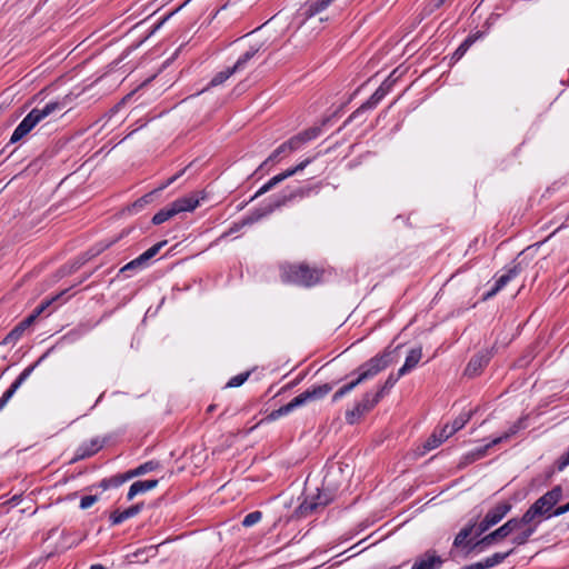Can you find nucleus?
Masks as SVG:
<instances>
[{
    "mask_svg": "<svg viewBox=\"0 0 569 569\" xmlns=\"http://www.w3.org/2000/svg\"><path fill=\"white\" fill-rule=\"evenodd\" d=\"M562 496L563 490L561 486H555L528 508L522 515L523 522L529 523L537 521L540 523L545 519L555 517V507L562 499Z\"/></svg>",
    "mask_w": 569,
    "mask_h": 569,
    "instance_id": "f257e3e1",
    "label": "nucleus"
},
{
    "mask_svg": "<svg viewBox=\"0 0 569 569\" xmlns=\"http://www.w3.org/2000/svg\"><path fill=\"white\" fill-rule=\"evenodd\" d=\"M282 282L301 287H312L320 282L322 271L307 263H287L280 268Z\"/></svg>",
    "mask_w": 569,
    "mask_h": 569,
    "instance_id": "f03ea898",
    "label": "nucleus"
},
{
    "mask_svg": "<svg viewBox=\"0 0 569 569\" xmlns=\"http://www.w3.org/2000/svg\"><path fill=\"white\" fill-rule=\"evenodd\" d=\"M200 204V198L197 193H192L179 198L158 211L153 218V224H161L180 212L193 211Z\"/></svg>",
    "mask_w": 569,
    "mask_h": 569,
    "instance_id": "7ed1b4c3",
    "label": "nucleus"
},
{
    "mask_svg": "<svg viewBox=\"0 0 569 569\" xmlns=\"http://www.w3.org/2000/svg\"><path fill=\"white\" fill-rule=\"evenodd\" d=\"M522 428V420H518L515 422L503 435L492 439L489 443L483 447L477 448L472 451L467 452L461 460V465L467 466L472 463L483 457H486L489 448L501 443L505 440H508L510 437L515 436Z\"/></svg>",
    "mask_w": 569,
    "mask_h": 569,
    "instance_id": "20e7f679",
    "label": "nucleus"
},
{
    "mask_svg": "<svg viewBox=\"0 0 569 569\" xmlns=\"http://www.w3.org/2000/svg\"><path fill=\"white\" fill-rule=\"evenodd\" d=\"M379 395L376 392H366L361 400L357 401L352 409L345 413V419L348 425L357 423L361 417L371 411L380 401Z\"/></svg>",
    "mask_w": 569,
    "mask_h": 569,
    "instance_id": "39448f33",
    "label": "nucleus"
},
{
    "mask_svg": "<svg viewBox=\"0 0 569 569\" xmlns=\"http://www.w3.org/2000/svg\"><path fill=\"white\" fill-rule=\"evenodd\" d=\"M511 509L512 505L509 501H500L490 508L477 526V537L499 523L511 511Z\"/></svg>",
    "mask_w": 569,
    "mask_h": 569,
    "instance_id": "423d86ee",
    "label": "nucleus"
},
{
    "mask_svg": "<svg viewBox=\"0 0 569 569\" xmlns=\"http://www.w3.org/2000/svg\"><path fill=\"white\" fill-rule=\"evenodd\" d=\"M521 523L523 522V517L521 518H511L507 522H505L502 526L493 530L492 532L486 535L482 539H480L475 547L478 546H491L497 541H500L505 538H507L511 532L518 530L521 528Z\"/></svg>",
    "mask_w": 569,
    "mask_h": 569,
    "instance_id": "0eeeda50",
    "label": "nucleus"
},
{
    "mask_svg": "<svg viewBox=\"0 0 569 569\" xmlns=\"http://www.w3.org/2000/svg\"><path fill=\"white\" fill-rule=\"evenodd\" d=\"M390 352H383L382 355H378L367 362H365L359 368L358 381L365 382L369 379L376 377L379 372L385 370L390 363Z\"/></svg>",
    "mask_w": 569,
    "mask_h": 569,
    "instance_id": "6e6552de",
    "label": "nucleus"
},
{
    "mask_svg": "<svg viewBox=\"0 0 569 569\" xmlns=\"http://www.w3.org/2000/svg\"><path fill=\"white\" fill-rule=\"evenodd\" d=\"M167 243V241H160L153 244L151 248L146 250L136 259L131 260L127 264H124L120 270L119 274H124L126 277H130L132 272L140 271L149 266V261L158 254L160 249Z\"/></svg>",
    "mask_w": 569,
    "mask_h": 569,
    "instance_id": "1a4fd4ad",
    "label": "nucleus"
},
{
    "mask_svg": "<svg viewBox=\"0 0 569 569\" xmlns=\"http://www.w3.org/2000/svg\"><path fill=\"white\" fill-rule=\"evenodd\" d=\"M312 159L308 158L296 167L287 169L286 171L272 177L268 182H266L257 192L254 197H259L268 191H270L273 187L282 182L283 180L292 177L297 172L302 171L309 163H311Z\"/></svg>",
    "mask_w": 569,
    "mask_h": 569,
    "instance_id": "9d476101",
    "label": "nucleus"
},
{
    "mask_svg": "<svg viewBox=\"0 0 569 569\" xmlns=\"http://www.w3.org/2000/svg\"><path fill=\"white\" fill-rule=\"evenodd\" d=\"M321 132L320 127H311L308 128L298 134L291 137L289 140H287L284 143L287 146V149H289L290 152H293L298 149H300L305 143L308 141H311L316 139Z\"/></svg>",
    "mask_w": 569,
    "mask_h": 569,
    "instance_id": "9b49d317",
    "label": "nucleus"
},
{
    "mask_svg": "<svg viewBox=\"0 0 569 569\" xmlns=\"http://www.w3.org/2000/svg\"><path fill=\"white\" fill-rule=\"evenodd\" d=\"M520 263H516L513 267L508 269L506 273L500 276L493 287L483 295V300H488L496 296L502 288H505L512 279H515L521 272Z\"/></svg>",
    "mask_w": 569,
    "mask_h": 569,
    "instance_id": "f8f14e48",
    "label": "nucleus"
},
{
    "mask_svg": "<svg viewBox=\"0 0 569 569\" xmlns=\"http://www.w3.org/2000/svg\"><path fill=\"white\" fill-rule=\"evenodd\" d=\"M329 503V498L327 495L318 493L316 497H312L310 500L305 499L303 502L297 509V513L300 517H308L312 512H315L319 507H325Z\"/></svg>",
    "mask_w": 569,
    "mask_h": 569,
    "instance_id": "ddd939ff",
    "label": "nucleus"
},
{
    "mask_svg": "<svg viewBox=\"0 0 569 569\" xmlns=\"http://www.w3.org/2000/svg\"><path fill=\"white\" fill-rule=\"evenodd\" d=\"M38 120L34 118L32 112L30 111L23 120L18 124V127L14 129L10 142L16 143L19 140H21L23 137H26L37 124Z\"/></svg>",
    "mask_w": 569,
    "mask_h": 569,
    "instance_id": "4468645a",
    "label": "nucleus"
},
{
    "mask_svg": "<svg viewBox=\"0 0 569 569\" xmlns=\"http://www.w3.org/2000/svg\"><path fill=\"white\" fill-rule=\"evenodd\" d=\"M442 563L441 557L436 555L435 551L429 550L415 561L411 569H440Z\"/></svg>",
    "mask_w": 569,
    "mask_h": 569,
    "instance_id": "2eb2a0df",
    "label": "nucleus"
},
{
    "mask_svg": "<svg viewBox=\"0 0 569 569\" xmlns=\"http://www.w3.org/2000/svg\"><path fill=\"white\" fill-rule=\"evenodd\" d=\"M490 361V353L488 351L480 352L473 356L468 362L465 375L469 377H475L480 373L482 368H485Z\"/></svg>",
    "mask_w": 569,
    "mask_h": 569,
    "instance_id": "dca6fc26",
    "label": "nucleus"
},
{
    "mask_svg": "<svg viewBox=\"0 0 569 569\" xmlns=\"http://www.w3.org/2000/svg\"><path fill=\"white\" fill-rule=\"evenodd\" d=\"M104 446V440L96 437L89 442H83L77 450L76 460L86 459L97 453Z\"/></svg>",
    "mask_w": 569,
    "mask_h": 569,
    "instance_id": "f3484780",
    "label": "nucleus"
},
{
    "mask_svg": "<svg viewBox=\"0 0 569 569\" xmlns=\"http://www.w3.org/2000/svg\"><path fill=\"white\" fill-rule=\"evenodd\" d=\"M64 107L66 103L63 101H49L42 108H33L31 112L40 123L49 116L61 111Z\"/></svg>",
    "mask_w": 569,
    "mask_h": 569,
    "instance_id": "a211bd4d",
    "label": "nucleus"
},
{
    "mask_svg": "<svg viewBox=\"0 0 569 569\" xmlns=\"http://www.w3.org/2000/svg\"><path fill=\"white\" fill-rule=\"evenodd\" d=\"M452 435H449V423H446L439 430H436L425 442L423 448L427 451L433 450L438 448L441 443H443L447 439H449Z\"/></svg>",
    "mask_w": 569,
    "mask_h": 569,
    "instance_id": "6ab92c4d",
    "label": "nucleus"
},
{
    "mask_svg": "<svg viewBox=\"0 0 569 569\" xmlns=\"http://www.w3.org/2000/svg\"><path fill=\"white\" fill-rule=\"evenodd\" d=\"M539 525L540 523L537 521L521 523V528L517 530L518 533L511 539V542L516 546L526 545L530 537L537 531Z\"/></svg>",
    "mask_w": 569,
    "mask_h": 569,
    "instance_id": "aec40b11",
    "label": "nucleus"
},
{
    "mask_svg": "<svg viewBox=\"0 0 569 569\" xmlns=\"http://www.w3.org/2000/svg\"><path fill=\"white\" fill-rule=\"evenodd\" d=\"M32 317H27L20 323H18L3 339V345H14L21 339L23 332L33 323Z\"/></svg>",
    "mask_w": 569,
    "mask_h": 569,
    "instance_id": "412c9836",
    "label": "nucleus"
},
{
    "mask_svg": "<svg viewBox=\"0 0 569 569\" xmlns=\"http://www.w3.org/2000/svg\"><path fill=\"white\" fill-rule=\"evenodd\" d=\"M386 96L383 94V90L382 89H377L371 96L370 98L363 102L356 111H353L349 118L347 119L346 123H349L351 122L356 117H358V114H360L361 112L366 111V110H369V109H373L378 106V103L385 98Z\"/></svg>",
    "mask_w": 569,
    "mask_h": 569,
    "instance_id": "4be33fe9",
    "label": "nucleus"
},
{
    "mask_svg": "<svg viewBox=\"0 0 569 569\" xmlns=\"http://www.w3.org/2000/svg\"><path fill=\"white\" fill-rule=\"evenodd\" d=\"M422 357V348H412L406 357L403 366L398 370V377H402L410 372L420 361Z\"/></svg>",
    "mask_w": 569,
    "mask_h": 569,
    "instance_id": "5701e85b",
    "label": "nucleus"
},
{
    "mask_svg": "<svg viewBox=\"0 0 569 569\" xmlns=\"http://www.w3.org/2000/svg\"><path fill=\"white\" fill-rule=\"evenodd\" d=\"M143 507V503H137L134 506H131L127 508L123 511L116 510L110 515V521L111 525L117 526L126 521L127 519H130L134 516H137Z\"/></svg>",
    "mask_w": 569,
    "mask_h": 569,
    "instance_id": "b1692460",
    "label": "nucleus"
},
{
    "mask_svg": "<svg viewBox=\"0 0 569 569\" xmlns=\"http://www.w3.org/2000/svg\"><path fill=\"white\" fill-rule=\"evenodd\" d=\"M159 481L157 479L139 480L133 482L127 493V499L132 500L137 495L154 489Z\"/></svg>",
    "mask_w": 569,
    "mask_h": 569,
    "instance_id": "393cba45",
    "label": "nucleus"
},
{
    "mask_svg": "<svg viewBox=\"0 0 569 569\" xmlns=\"http://www.w3.org/2000/svg\"><path fill=\"white\" fill-rule=\"evenodd\" d=\"M335 0H308L302 10L306 18H311L325 11Z\"/></svg>",
    "mask_w": 569,
    "mask_h": 569,
    "instance_id": "a878e982",
    "label": "nucleus"
},
{
    "mask_svg": "<svg viewBox=\"0 0 569 569\" xmlns=\"http://www.w3.org/2000/svg\"><path fill=\"white\" fill-rule=\"evenodd\" d=\"M335 0H308L302 10L306 18H311L325 11Z\"/></svg>",
    "mask_w": 569,
    "mask_h": 569,
    "instance_id": "bb28decb",
    "label": "nucleus"
},
{
    "mask_svg": "<svg viewBox=\"0 0 569 569\" xmlns=\"http://www.w3.org/2000/svg\"><path fill=\"white\" fill-rule=\"evenodd\" d=\"M36 365L27 367L18 377L17 379L11 383L8 390L4 391L2 395L3 398L7 400H10L16 391L20 388V386L28 379V377L33 371Z\"/></svg>",
    "mask_w": 569,
    "mask_h": 569,
    "instance_id": "cd10ccee",
    "label": "nucleus"
},
{
    "mask_svg": "<svg viewBox=\"0 0 569 569\" xmlns=\"http://www.w3.org/2000/svg\"><path fill=\"white\" fill-rule=\"evenodd\" d=\"M158 468H159V462L154 461V460H150V461H147L144 463H141L140 466H138L134 469L129 470L126 473V478L139 477V476H142V475L149 473L151 471H154Z\"/></svg>",
    "mask_w": 569,
    "mask_h": 569,
    "instance_id": "c85d7f7f",
    "label": "nucleus"
},
{
    "mask_svg": "<svg viewBox=\"0 0 569 569\" xmlns=\"http://www.w3.org/2000/svg\"><path fill=\"white\" fill-rule=\"evenodd\" d=\"M477 526L476 521L469 522L466 527H463L453 540V546L459 548L466 545L467 538L475 531L477 535Z\"/></svg>",
    "mask_w": 569,
    "mask_h": 569,
    "instance_id": "c756f323",
    "label": "nucleus"
},
{
    "mask_svg": "<svg viewBox=\"0 0 569 569\" xmlns=\"http://www.w3.org/2000/svg\"><path fill=\"white\" fill-rule=\"evenodd\" d=\"M472 411H463L461 412L451 423H449V435H455L457 431L461 430L471 419Z\"/></svg>",
    "mask_w": 569,
    "mask_h": 569,
    "instance_id": "7c9ffc66",
    "label": "nucleus"
},
{
    "mask_svg": "<svg viewBox=\"0 0 569 569\" xmlns=\"http://www.w3.org/2000/svg\"><path fill=\"white\" fill-rule=\"evenodd\" d=\"M262 216H264V213H257V214H253V216H250V217H247L244 218L243 220H241L240 222H234L228 231H226L221 238H224V237H228L232 233H236L238 232L239 230H241L242 227L247 226V224H251L256 221H258Z\"/></svg>",
    "mask_w": 569,
    "mask_h": 569,
    "instance_id": "2f4dec72",
    "label": "nucleus"
},
{
    "mask_svg": "<svg viewBox=\"0 0 569 569\" xmlns=\"http://www.w3.org/2000/svg\"><path fill=\"white\" fill-rule=\"evenodd\" d=\"M359 385H361V381H358V378L353 379L352 381L343 385L341 388H339L332 396V402L339 401L342 397L351 392L355 388H357Z\"/></svg>",
    "mask_w": 569,
    "mask_h": 569,
    "instance_id": "473e14b6",
    "label": "nucleus"
},
{
    "mask_svg": "<svg viewBox=\"0 0 569 569\" xmlns=\"http://www.w3.org/2000/svg\"><path fill=\"white\" fill-rule=\"evenodd\" d=\"M308 390L311 392L313 399L317 401L323 399L332 390V385L322 383L319 386H311L310 388H308Z\"/></svg>",
    "mask_w": 569,
    "mask_h": 569,
    "instance_id": "72a5a7b5",
    "label": "nucleus"
},
{
    "mask_svg": "<svg viewBox=\"0 0 569 569\" xmlns=\"http://www.w3.org/2000/svg\"><path fill=\"white\" fill-rule=\"evenodd\" d=\"M288 153H291V152L289 151V149H287V146L283 142L264 160V162L260 166V168L262 169L263 167L268 166L269 163H273V162L278 161L281 156L288 154Z\"/></svg>",
    "mask_w": 569,
    "mask_h": 569,
    "instance_id": "f704fd0d",
    "label": "nucleus"
},
{
    "mask_svg": "<svg viewBox=\"0 0 569 569\" xmlns=\"http://www.w3.org/2000/svg\"><path fill=\"white\" fill-rule=\"evenodd\" d=\"M257 52H258L257 49H250V50L246 51L241 57H239V59L232 67L234 69V71L238 72V71L243 70L246 68L247 63L256 56Z\"/></svg>",
    "mask_w": 569,
    "mask_h": 569,
    "instance_id": "c9c22d12",
    "label": "nucleus"
},
{
    "mask_svg": "<svg viewBox=\"0 0 569 569\" xmlns=\"http://www.w3.org/2000/svg\"><path fill=\"white\" fill-rule=\"evenodd\" d=\"M233 73H236L234 69L231 67V68H227L226 70L223 71H220L218 72L210 81L209 86L210 87H217V86H220L222 84L224 81H227Z\"/></svg>",
    "mask_w": 569,
    "mask_h": 569,
    "instance_id": "e433bc0d",
    "label": "nucleus"
},
{
    "mask_svg": "<svg viewBox=\"0 0 569 569\" xmlns=\"http://www.w3.org/2000/svg\"><path fill=\"white\" fill-rule=\"evenodd\" d=\"M513 552V549H510L507 552H496L492 556L486 558V563L488 569L493 568L495 566L505 561Z\"/></svg>",
    "mask_w": 569,
    "mask_h": 569,
    "instance_id": "4c0bfd02",
    "label": "nucleus"
},
{
    "mask_svg": "<svg viewBox=\"0 0 569 569\" xmlns=\"http://www.w3.org/2000/svg\"><path fill=\"white\" fill-rule=\"evenodd\" d=\"M401 377H398V373L397 375H389V377L387 378V380L385 381V383L376 391L377 395H379V398L382 399V397L389 392V390L397 383V381L400 379Z\"/></svg>",
    "mask_w": 569,
    "mask_h": 569,
    "instance_id": "58836bf2",
    "label": "nucleus"
},
{
    "mask_svg": "<svg viewBox=\"0 0 569 569\" xmlns=\"http://www.w3.org/2000/svg\"><path fill=\"white\" fill-rule=\"evenodd\" d=\"M308 192H309V189L299 188L295 191H291L289 194H283L280 199H278L276 201L274 206L280 207V206L287 203L288 201L292 200L296 197H300V198L305 197L306 194H308Z\"/></svg>",
    "mask_w": 569,
    "mask_h": 569,
    "instance_id": "ea45409f",
    "label": "nucleus"
},
{
    "mask_svg": "<svg viewBox=\"0 0 569 569\" xmlns=\"http://www.w3.org/2000/svg\"><path fill=\"white\" fill-rule=\"evenodd\" d=\"M262 518V512L261 511H252L250 513H248L243 520H242V526L243 527H251L256 523H258Z\"/></svg>",
    "mask_w": 569,
    "mask_h": 569,
    "instance_id": "a19ab883",
    "label": "nucleus"
},
{
    "mask_svg": "<svg viewBox=\"0 0 569 569\" xmlns=\"http://www.w3.org/2000/svg\"><path fill=\"white\" fill-rule=\"evenodd\" d=\"M249 376H250V372L239 373V375L232 377L227 382V387H229V388L240 387V386H242L244 383V381L249 378Z\"/></svg>",
    "mask_w": 569,
    "mask_h": 569,
    "instance_id": "79ce46f5",
    "label": "nucleus"
},
{
    "mask_svg": "<svg viewBox=\"0 0 569 569\" xmlns=\"http://www.w3.org/2000/svg\"><path fill=\"white\" fill-rule=\"evenodd\" d=\"M569 466V448L566 452H563L555 462V468L557 471H562L566 467Z\"/></svg>",
    "mask_w": 569,
    "mask_h": 569,
    "instance_id": "37998d69",
    "label": "nucleus"
},
{
    "mask_svg": "<svg viewBox=\"0 0 569 569\" xmlns=\"http://www.w3.org/2000/svg\"><path fill=\"white\" fill-rule=\"evenodd\" d=\"M291 411H292V409H291V407H290V405H289V402H288L287 405H284V406L280 407L279 409L273 410V411L270 413V416H269V417H270L271 419H278V418H280V417H282V416L288 415V413H289V412H291Z\"/></svg>",
    "mask_w": 569,
    "mask_h": 569,
    "instance_id": "c03bdc74",
    "label": "nucleus"
},
{
    "mask_svg": "<svg viewBox=\"0 0 569 569\" xmlns=\"http://www.w3.org/2000/svg\"><path fill=\"white\" fill-rule=\"evenodd\" d=\"M98 501V496H84L80 500V508L88 509Z\"/></svg>",
    "mask_w": 569,
    "mask_h": 569,
    "instance_id": "a18cd8bd",
    "label": "nucleus"
},
{
    "mask_svg": "<svg viewBox=\"0 0 569 569\" xmlns=\"http://www.w3.org/2000/svg\"><path fill=\"white\" fill-rule=\"evenodd\" d=\"M51 305L50 300L42 301L29 317L33 318V321Z\"/></svg>",
    "mask_w": 569,
    "mask_h": 569,
    "instance_id": "49530a36",
    "label": "nucleus"
},
{
    "mask_svg": "<svg viewBox=\"0 0 569 569\" xmlns=\"http://www.w3.org/2000/svg\"><path fill=\"white\" fill-rule=\"evenodd\" d=\"M395 71L378 87V89H382L383 90V94L387 96L393 83H395V80L392 79V76H393Z\"/></svg>",
    "mask_w": 569,
    "mask_h": 569,
    "instance_id": "de8ad7c7",
    "label": "nucleus"
},
{
    "mask_svg": "<svg viewBox=\"0 0 569 569\" xmlns=\"http://www.w3.org/2000/svg\"><path fill=\"white\" fill-rule=\"evenodd\" d=\"M289 405H290L291 409L295 410L296 408L306 406L307 403L305 401L302 393H300V395L296 396L293 399H291L289 401Z\"/></svg>",
    "mask_w": 569,
    "mask_h": 569,
    "instance_id": "09e8293b",
    "label": "nucleus"
},
{
    "mask_svg": "<svg viewBox=\"0 0 569 569\" xmlns=\"http://www.w3.org/2000/svg\"><path fill=\"white\" fill-rule=\"evenodd\" d=\"M152 196H153V193H148V194L143 196L142 198L138 199L133 203V208H142L144 204H147L151 201Z\"/></svg>",
    "mask_w": 569,
    "mask_h": 569,
    "instance_id": "8fccbe9b",
    "label": "nucleus"
},
{
    "mask_svg": "<svg viewBox=\"0 0 569 569\" xmlns=\"http://www.w3.org/2000/svg\"><path fill=\"white\" fill-rule=\"evenodd\" d=\"M460 569H488V567H487L486 560L483 559L481 561L465 566Z\"/></svg>",
    "mask_w": 569,
    "mask_h": 569,
    "instance_id": "3c124183",
    "label": "nucleus"
},
{
    "mask_svg": "<svg viewBox=\"0 0 569 569\" xmlns=\"http://www.w3.org/2000/svg\"><path fill=\"white\" fill-rule=\"evenodd\" d=\"M467 51H468V48H466L465 46L460 44L457 48V50L453 52L452 59H455V60L461 59Z\"/></svg>",
    "mask_w": 569,
    "mask_h": 569,
    "instance_id": "603ef678",
    "label": "nucleus"
},
{
    "mask_svg": "<svg viewBox=\"0 0 569 569\" xmlns=\"http://www.w3.org/2000/svg\"><path fill=\"white\" fill-rule=\"evenodd\" d=\"M567 512H569V502L563 506H559V507L555 508V510H553L555 517L562 516Z\"/></svg>",
    "mask_w": 569,
    "mask_h": 569,
    "instance_id": "864d4df0",
    "label": "nucleus"
},
{
    "mask_svg": "<svg viewBox=\"0 0 569 569\" xmlns=\"http://www.w3.org/2000/svg\"><path fill=\"white\" fill-rule=\"evenodd\" d=\"M114 242H117V239H113L112 241H109V242H106V243H99V248H97V250L91 254V257L96 256V254H99L101 253L103 250H106L107 248H109L111 244H113Z\"/></svg>",
    "mask_w": 569,
    "mask_h": 569,
    "instance_id": "5fc2aeb1",
    "label": "nucleus"
},
{
    "mask_svg": "<svg viewBox=\"0 0 569 569\" xmlns=\"http://www.w3.org/2000/svg\"><path fill=\"white\" fill-rule=\"evenodd\" d=\"M183 172H184V169L182 171H180L179 173H177V174L172 176L171 178H169L166 183H163L162 186L159 187V190H163L164 188H167L168 186L173 183Z\"/></svg>",
    "mask_w": 569,
    "mask_h": 569,
    "instance_id": "6e6d98bb",
    "label": "nucleus"
},
{
    "mask_svg": "<svg viewBox=\"0 0 569 569\" xmlns=\"http://www.w3.org/2000/svg\"><path fill=\"white\" fill-rule=\"evenodd\" d=\"M129 478H126V475L123 477H113L110 478L111 487H119L123 481L128 480Z\"/></svg>",
    "mask_w": 569,
    "mask_h": 569,
    "instance_id": "4d7b16f0",
    "label": "nucleus"
},
{
    "mask_svg": "<svg viewBox=\"0 0 569 569\" xmlns=\"http://www.w3.org/2000/svg\"><path fill=\"white\" fill-rule=\"evenodd\" d=\"M303 398H305V401L306 403H309V402H312V401H316L311 395V392L307 389L305 390L303 392H301Z\"/></svg>",
    "mask_w": 569,
    "mask_h": 569,
    "instance_id": "13d9d810",
    "label": "nucleus"
},
{
    "mask_svg": "<svg viewBox=\"0 0 569 569\" xmlns=\"http://www.w3.org/2000/svg\"><path fill=\"white\" fill-rule=\"evenodd\" d=\"M111 481H112V480H110V479H103V480H101V482H100V485H99V486H100L101 488H103V489H108V488H110V487H111Z\"/></svg>",
    "mask_w": 569,
    "mask_h": 569,
    "instance_id": "bf43d9fd",
    "label": "nucleus"
},
{
    "mask_svg": "<svg viewBox=\"0 0 569 569\" xmlns=\"http://www.w3.org/2000/svg\"><path fill=\"white\" fill-rule=\"evenodd\" d=\"M172 13L166 16L163 19H161L158 24L154 27V30L159 29L171 16Z\"/></svg>",
    "mask_w": 569,
    "mask_h": 569,
    "instance_id": "052dcab7",
    "label": "nucleus"
},
{
    "mask_svg": "<svg viewBox=\"0 0 569 569\" xmlns=\"http://www.w3.org/2000/svg\"><path fill=\"white\" fill-rule=\"evenodd\" d=\"M472 42L473 40L469 37L461 44L469 49Z\"/></svg>",
    "mask_w": 569,
    "mask_h": 569,
    "instance_id": "680f3d73",
    "label": "nucleus"
},
{
    "mask_svg": "<svg viewBox=\"0 0 569 569\" xmlns=\"http://www.w3.org/2000/svg\"><path fill=\"white\" fill-rule=\"evenodd\" d=\"M8 401L9 400L3 397L0 398V411L7 406Z\"/></svg>",
    "mask_w": 569,
    "mask_h": 569,
    "instance_id": "e2e57ef3",
    "label": "nucleus"
},
{
    "mask_svg": "<svg viewBox=\"0 0 569 569\" xmlns=\"http://www.w3.org/2000/svg\"><path fill=\"white\" fill-rule=\"evenodd\" d=\"M8 401L9 400L3 397L0 398V411L7 406Z\"/></svg>",
    "mask_w": 569,
    "mask_h": 569,
    "instance_id": "0e129e2a",
    "label": "nucleus"
},
{
    "mask_svg": "<svg viewBox=\"0 0 569 569\" xmlns=\"http://www.w3.org/2000/svg\"><path fill=\"white\" fill-rule=\"evenodd\" d=\"M447 0H435V7L440 8L446 3Z\"/></svg>",
    "mask_w": 569,
    "mask_h": 569,
    "instance_id": "69168bd1",
    "label": "nucleus"
},
{
    "mask_svg": "<svg viewBox=\"0 0 569 569\" xmlns=\"http://www.w3.org/2000/svg\"><path fill=\"white\" fill-rule=\"evenodd\" d=\"M90 569H106V567L102 566L101 563H94L90 567Z\"/></svg>",
    "mask_w": 569,
    "mask_h": 569,
    "instance_id": "338daca9",
    "label": "nucleus"
},
{
    "mask_svg": "<svg viewBox=\"0 0 569 569\" xmlns=\"http://www.w3.org/2000/svg\"><path fill=\"white\" fill-rule=\"evenodd\" d=\"M121 238H123V234L118 236V238H116V239L118 240V239H121Z\"/></svg>",
    "mask_w": 569,
    "mask_h": 569,
    "instance_id": "774afa93",
    "label": "nucleus"
}]
</instances>
